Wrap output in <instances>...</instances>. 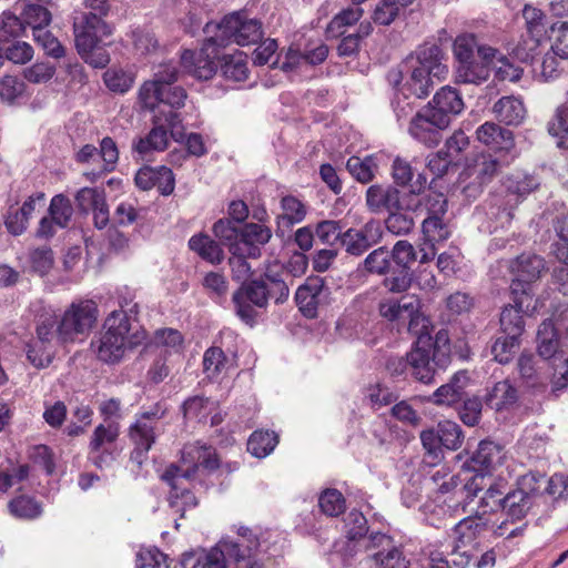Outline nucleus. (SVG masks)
Here are the masks:
<instances>
[{
  "instance_id": "obj_1",
  "label": "nucleus",
  "mask_w": 568,
  "mask_h": 568,
  "mask_svg": "<svg viewBox=\"0 0 568 568\" xmlns=\"http://www.w3.org/2000/svg\"><path fill=\"white\" fill-rule=\"evenodd\" d=\"M220 467V459L213 446L200 442L187 444L182 449L181 465H170L161 478L171 486L169 503L171 508L183 517L187 508H194L197 499L183 480L194 479L199 471H214Z\"/></svg>"
},
{
  "instance_id": "obj_2",
  "label": "nucleus",
  "mask_w": 568,
  "mask_h": 568,
  "mask_svg": "<svg viewBox=\"0 0 568 568\" xmlns=\"http://www.w3.org/2000/svg\"><path fill=\"white\" fill-rule=\"evenodd\" d=\"M535 175L514 172L505 176L500 186L489 194L480 212L486 216L481 223L483 231L494 233L510 225L517 206L539 186Z\"/></svg>"
},
{
  "instance_id": "obj_3",
  "label": "nucleus",
  "mask_w": 568,
  "mask_h": 568,
  "mask_svg": "<svg viewBox=\"0 0 568 568\" xmlns=\"http://www.w3.org/2000/svg\"><path fill=\"white\" fill-rule=\"evenodd\" d=\"M417 341L407 354V361L415 378L424 384L434 382L436 368H445L450 363V343L446 331L437 332L435 338L426 331L414 333Z\"/></svg>"
},
{
  "instance_id": "obj_4",
  "label": "nucleus",
  "mask_w": 568,
  "mask_h": 568,
  "mask_svg": "<svg viewBox=\"0 0 568 568\" xmlns=\"http://www.w3.org/2000/svg\"><path fill=\"white\" fill-rule=\"evenodd\" d=\"M427 185V178L424 173H417L416 181L412 184L410 192H400L390 184H373L365 193V203L371 213L381 214L394 210L417 211L419 195Z\"/></svg>"
},
{
  "instance_id": "obj_5",
  "label": "nucleus",
  "mask_w": 568,
  "mask_h": 568,
  "mask_svg": "<svg viewBox=\"0 0 568 568\" xmlns=\"http://www.w3.org/2000/svg\"><path fill=\"white\" fill-rule=\"evenodd\" d=\"M206 34H211V41L219 47H226L230 43L248 45L257 43L263 37L262 23L257 19H250L246 16L234 12L226 16L219 23H206Z\"/></svg>"
},
{
  "instance_id": "obj_6",
  "label": "nucleus",
  "mask_w": 568,
  "mask_h": 568,
  "mask_svg": "<svg viewBox=\"0 0 568 568\" xmlns=\"http://www.w3.org/2000/svg\"><path fill=\"white\" fill-rule=\"evenodd\" d=\"M131 324L122 311H112L104 320L102 332L91 346L97 357L106 364L119 363L124 356Z\"/></svg>"
},
{
  "instance_id": "obj_7",
  "label": "nucleus",
  "mask_w": 568,
  "mask_h": 568,
  "mask_svg": "<svg viewBox=\"0 0 568 568\" xmlns=\"http://www.w3.org/2000/svg\"><path fill=\"white\" fill-rule=\"evenodd\" d=\"M236 532L234 542H227L229 559L235 562V568H265L260 555L267 550L265 546L268 531L234 525Z\"/></svg>"
},
{
  "instance_id": "obj_8",
  "label": "nucleus",
  "mask_w": 568,
  "mask_h": 568,
  "mask_svg": "<svg viewBox=\"0 0 568 568\" xmlns=\"http://www.w3.org/2000/svg\"><path fill=\"white\" fill-rule=\"evenodd\" d=\"M153 124L154 126L145 136L139 138L132 143L133 152L138 153L142 159L153 152H162L168 148L169 131L175 141L183 138V128L178 112L155 111Z\"/></svg>"
},
{
  "instance_id": "obj_9",
  "label": "nucleus",
  "mask_w": 568,
  "mask_h": 568,
  "mask_svg": "<svg viewBox=\"0 0 568 568\" xmlns=\"http://www.w3.org/2000/svg\"><path fill=\"white\" fill-rule=\"evenodd\" d=\"M344 531L347 540L335 542L333 549L328 554V562L332 568L351 567L357 552L356 540L365 538L368 526L366 517L358 510H351L344 518Z\"/></svg>"
},
{
  "instance_id": "obj_10",
  "label": "nucleus",
  "mask_w": 568,
  "mask_h": 568,
  "mask_svg": "<svg viewBox=\"0 0 568 568\" xmlns=\"http://www.w3.org/2000/svg\"><path fill=\"white\" fill-rule=\"evenodd\" d=\"M98 315V304L93 300L73 301L59 322L58 338L62 343H68L88 334L94 326Z\"/></svg>"
},
{
  "instance_id": "obj_11",
  "label": "nucleus",
  "mask_w": 568,
  "mask_h": 568,
  "mask_svg": "<svg viewBox=\"0 0 568 568\" xmlns=\"http://www.w3.org/2000/svg\"><path fill=\"white\" fill-rule=\"evenodd\" d=\"M267 292V282L263 275L242 283L232 296L235 314L244 323L253 325L257 316L255 308H266L268 305Z\"/></svg>"
},
{
  "instance_id": "obj_12",
  "label": "nucleus",
  "mask_w": 568,
  "mask_h": 568,
  "mask_svg": "<svg viewBox=\"0 0 568 568\" xmlns=\"http://www.w3.org/2000/svg\"><path fill=\"white\" fill-rule=\"evenodd\" d=\"M379 314L390 322H407L410 333L428 328L429 321L420 313V302L416 296H403L399 301L386 298L379 303Z\"/></svg>"
},
{
  "instance_id": "obj_13",
  "label": "nucleus",
  "mask_w": 568,
  "mask_h": 568,
  "mask_svg": "<svg viewBox=\"0 0 568 568\" xmlns=\"http://www.w3.org/2000/svg\"><path fill=\"white\" fill-rule=\"evenodd\" d=\"M510 293L514 304L505 306L500 313V328L504 334L521 336L525 331L523 313L535 310L531 305L534 293L530 287L521 282L510 284Z\"/></svg>"
},
{
  "instance_id": "obj_14",
  "label": "nucleus",
  "mask_w": 568,
  "mask_h": 568,
  "mask_svg": "<svg viewBox=\"0 0 568 568\" xmlns=\"http://www.w3.org/2000/svg\"><path fill=\"white\" fill-rule=\"evenodd\" d=\"M73 33L78 52H87L109 37L112 29L99 14L84 12L74 19Z\"/></svg>"
},
{
  "instance_id": "obj_15",
  "label": "nucleus",
  "mask_w": 568,
  "mask_h": 568,
  "mask_svg": "<svg viewBox=\"0 0 568 568\" xmlns=\"http://www.w3.org/2000/svg\"><path fill=\"white\" fill-rule=\"evenodd\" d=\"M120 435L119 424L110 422L99 424L91 436L89 443V460L98 468L109 467L115 460L113 444Z\"/></svg>"
},
{
  "instance_id": "obj_16",
  "label": "nucleus",
  "mask_w": 568,
  "mask_h": 568,
  "mask_svg": "<svg viewBox=\"0 0 568 568\" xmlns=\"http://www.w3.org/2000/svg\"><path fill=\"white\" fill-rule=\"evenodd\" d=\"M366 549L372 551L377 568H408L409 560L402 546L387 534L372 532L366 540Z\"/></svg>"
},
{
  "instance_id": "obj_17",
  "label": "nucleus",
  "mask_w": 568,
  "mask_h": 568,
  "mask_svg": "<svg viewBox=\"0 0 568 568\" xmlns=\"http://www.w3.org/2000/svg\"><path fill=\"white\" fill-rule=\"evenodd\" d=\"M402 68L399 71L393 70L388 73L389 83L394 87H404L415 99L426 98L437 81L436 77L407 61L403 62Z\"/></svg>"
},
{
  "instance_id": "obj_18",
  "label": "nucleus",
  "mask_w": 568,
  "mask_h": 568,
  "mask_svg": "<svg viewBox=\"0 0 568 568\" xmlns=\"http://www.w3.org/2000/svg\"><path fill=\"white\" fill-rule=\"evenodd\" d=\"M215 48L220 47L211 41L210 36L199 52L184 50L181 54V64L185 72L199 80L213 78L217 70Z\"/></svg>"
},
{
  "instance_id": "obj_19",
  "label": "nucleus",
  "mask_w": 568,
  "mask_h": 568,
  "mask_svg": "<svg viewBox=\"0 0 568 568\" xmlns=\"http://www.w3.org/2000/svg\"><path fill=\"white\" fill-rule=\"evenodd\" d=\"M500 170L501 164L494 155L489 153L476 155L473 163L466 169V174L473 182L464 187V194L467 197H477L484 186L490 183Z\"/></svg>"
},
{
  "instance_id": "obj_20",
  "label": "nucleus",
  "mask_w": 568,
  "mask_h": 568,
  "mask_svg": "<svg viewBox=\"0 0 568 568\" xmlns=\"http://www.w3.org/2000/svg\"><path fill=\"white\" fill-rule=\"evenodd\" d=\"M383 237V226L377 220L367 221L362 227H351L343 233L342 246L353 256H361L378 244Z\"/></svg>"
},
{
  "instance_id": "obj_21",
  "label": "nucleus",
  "mask_w": 568,
  "mask_h": 568,
  "mask_svg": "<svg viewBox=\"0 0 568 568\" xmlns=\"http://www.w3.org/2000/svg\"><path fill=\"white\" fill-rule=\"evenodd\" d=\"M448 126L432 111L423 106L409 121L408 133L419 143L434 148L442 141V132Z\"/></svg>"
},
{
  "instance_id": "obj_22",
  "label": "nucleus",
  "mask_w": 568,
  "mask_h": 568,
  "mask_svg": "<svg viewBox=\"0 0 568 568\" xmlns=\"http://www.w3.org/2000/svg\"><path fill=\"white\" fill-rule=\"evenodd\" d=\"M405 61L427 71L437 81L444 80L448 74V67L445 63V54L440 45L434 42H425L416 48Z\"/></svg>"
},
{
  "instance_id": "obj_23",
  "label": "nucleus",
  "mask_w": 568,
  "mask_h": 568,
  "mask_svg": "<svg viewBox=\"0 0 568 568\" xmlns=\"http://www.w3.org/2000/svg\"><path fill=\"white\" fill-rule=\"evenodd\" d=\"M447 126L453 119L458 116L465 109V102L460 92L450 85L442 87L425 105Z\"/></svg>"
},
{
  "instance_id": "obj_24",
  "label": "nucleus",
  "mask_w": 568,
  "mask_h": 568,
  "mask_svg": "<svg viewBox=\"0 0 568 568\" xmlns=\"http://www.w3.org/2000/svg\"><path fill=\"white\" fill-rule=\"evenodd\" d=\"M239 241L231 245V250H242L250 258H258L262 255V246L272 239V230L261 223H245L241 227Z\"/></svg>"
},
{
  "instance_id": "obj_25",
  "label": "nucleus",
  "mask_w": 568,
  "mask_h": 568,
  "mask_svg": "<svg viewBox=\"0 0 568 568\" xmlns=\"http://www.w3.org/2000/svg\"><path fill=\"white\" fill-rule=\"evenodd\" d=\"M325 287V282L322 277L310 276L300 285L295 292V302L300 312L307 318H315L318 314V306L321 305Z\"/></svg>"
},
{
  "instance_id": "obj_26",
  "label": "nucleus",
  "mask_w": 568,
  "mask_h": 568,
  "mask_svg": "<svg viewBox=\"0 0 568 568\" xmlns=\"http://www.w3.org/2000/svg\"><path fill=\"white\" fill-rule=\"evenodd\" d=\"M538 354L545 359L564 358L568 349V331L565 335L558 336L557 328L551 320L544 321L537 333Z\"/></svg>"
},
{
  "instance_id": "obj_27",
  "label": "nucleus",
  "mask_w": 568,
  "mask_h": 568,
  "mask_svg": "<svg viewBox=\"0 0 568 568\" xmlns=\"http://www.w3.org/2000/svg\"><path fill=\"white\" fill-rule=\"evenodd\" d=\"M453 53L458 62H467L474 59L475 53L484 61H494L497 57L498 50L483 44L478 41L477 37L473 33H463L456 37L453 44Z\"/></svg>"
},
{
  "instance_id": "obj_28",
  "label": "nucleus",
  "mask_w": 568,
  "mask_h": 568,
  "mask_svg": "<svg viewBox=\"0 0 568 568\" xmlns=\"http://www.w3.org/2000/svg\"><path fill=\"white\" fill-rule=\"evenodd\" d=\"M129 437L134 444L131 460L142 465L148 452L155 443V427L149 420L136 419L129 428Z\"/></svg>"
},
{
  "instance_id": "obj_29",
  "label": "nucleus",
  "mask_w": 568,
  "mask_h": 568,
  "mask_svg": "<svg viewBox=\"0 0 568 568\" xmlns=\"http://www.w3.org/2000/svg\"><path fill=\"white\" fill-rule=\"evenodd\" d=\"M504 458L503 448L490 440H481L473 454L469 466L477 474L475 477L483 478L489 474Z\"/></svg>"
},
{
  "instance_id": "obj_30",
  "label": "nucleus",
  "mask_w": 568,
  "mask_h": 568,
  "mask_svg": "<svg viewBox=\"0 0 568 568\" xmlns=\"http://www.w3.org/2000/svg\"><path fill=\"white\" fill-rule=\"evenodd\" d=\"M509 268L516 276L511 283H525L530 287V292L532 293L531 282L540 276V273L545 268V263L538 255L524 253L510 262Z\"/></svg>"
},
{
  "instance_id": "obj_31",
  "label": "nucleus",
  "mask_w": 568,
  "mask_h": 568,
  "mask_svg": "<svg viewBox=\"0 0 568 568\" xmlns=\"http://www.w3.org/2000/svg\"><path fill=\"white\" fill-rule=\"evenodd\" d=\"M523 18L526 24V33L529 38L528 40H524V50H526L527 55H529L530 52L537 50L546 36L545 16L541 10L526 4L523 10Z\"/></svg>"
},
{
  "instance_id": "obj_32",
  "label": "nucleus",
  "mask_w": 568,
  "mask_h": 568,
  "mask_svg": "<svg viewBox=\"0 0 568 568\" xmlns=\"http://www.w3.org/2000/svg\"><path fill=\"white\" fill-rule=\"evenodd\" d=\"M477 140L494 151H508L514 146V134L494 122H485L476 130Z\"/></svg>"
},
{
  "instance_id": "obj_33",
  "label": "nucleus",
  "mask_w": 568,
  "mask_h": 568,
  "mask_svg": "<svg viewBox=\"0 0 568 568\" xmlns=\"http://www.w3.org/2000/svg\"><path fill=\"white\" fill-rule=\"evenodd\" d=\"M493 113L496 119L506 124L518 126L527 114L523 100L515 95L501 97L493 105Z\"/></svg>"
},
{
  "instance_id": "obj_34",
  "label": "nucleus",
  "mask_w": 568,
  "mask_h": 568,
  "mask_svg": "<svg viewBox=\"0 0 568 568\" xmlns=\"http://www.w3.org/2000/svg\"><path fill=\"white\" fill-rule=\"evenodd\" d=\"M518 389L509 379L496 383L486 394L485 403L496 412L509 410L518 402Z\"/></svg>"
},
{
  "instance_id": "obj_35",
  "label": "nucleus",
  "mask_w": 568,
  "mask_h": 568,
  "mask_svg": "<svg viewBox=\"0 0 568 568\" xmlns=\"http://www.w3.org/2000/svg\"><path fill=\"white\" fill-rule=\"evenodd\" d=\"M282 213L277 215L276 235L284 236L286 230L301 223L306 216V206L293 195L283 196L281 200Z\"/></svg>"
},
{
  "instance_id": "obj_36",
  "label": "nucleus",
  "mask_w": 568,
  "mask_h": 568,
  "mask_svg": "<svg viewBox=\"0 0 568 568\" xmlns=\"http://www.w3.org/2000/svg\"><path fill=\"white\" fill-rule=\"evenodd\" d=\"M494 61H476L475 58L467 62H458L455 68V82L479 85L486 82L490 75L489 65Z\"/></svg>"
},
{
  "instance_id": "obj_37",
  "label": "nucleus",
  "mask_w": 568,
  "mask_h": 568,
  "mask_svg": "<svg viewBox=\"0 0 568 568\" xmlns=\"http://www.w3.org/2000/svg\"><path fill=\"white\" fill-rule=\"evenodd\" d=\"M488 528V519L484 515L468 516L454 526L455 541L467 546L473 544Z\"/></svg>"
},
{
  "instance_id": "obj_38",
  "label": "nucleus",
  "mask_w": 568,
  "mask_h": 568,
  "mask_svg": "<svg viewBox=\"0 0 568 568\" xmlns=\"http://www.w3.org/2000/svg\"><path fill=\"white\" fill-rule=\"evenodd\" d=\"M466 385V374L458 372L452 376L448 383L438 387L429 400L435 405L452 406L462 400Z\"/></svg>"
},
{
  "instance_id": "obj_39",
  "label": "nucleus",
  "mask_w": 568,
  "mask_h": 568,
  "mask_svg": "<svg viewBox=\"0 0 568 568\" xmlns=\"http://www.w3.org/2000/svg\"><path fill=\"white\" fill-rule=\"evenodd\" d=\"M189 247L211 264H220L224 258V252L220 244L206 234L200 233L191 236Z\"/></svg>"
},
{
  "instance_id": "obj_40",
  "label": "nucleus",
  "mask_w": 568,
  "mask_h": 568,
  "mask_svg": "<svg viewBox=\"0 0 568 568\" xmlns=\"http://www.w3.org/2000/svg\"><path fill=\"white\" fill-rule=\"evenodd\" d=\"M264 280L267 282V298L274 300L275 304H283L288 300L290 296V283L292 276L288 272H275L272 268H267L264 274Z\"/></svg>"
},
{
  "instance_id": "obj_41",
  "label": "nucleus",
  "mask_w": 568,
  "mask_h": 568,
  "mask_svg": "<svg viewBox=\"0 0 568 568\" xmlns=\"http://www.w3.org/2000/svg\"><path fill=\"white\" fill-rule=\"evenodd\" d=\"M436 490L442 495L452 493L458 497L457 501H459V499L467 500L475 497L480 490V487L477 483V477H473L470 480L463 484L458 475L450 474L446 480L440 483Z\"/></svg>"
},
{
  "instance_id": "obj_42",
  "label": "nucleus",
  "mask_w": 568,
  "mask_h": 568,
  "mask_svg": "<svg viewBox=\"0 0 568 568\" xmlns=\"http://www.w3.org/2000/svg\"><path fill=\"white\" fill-rule=\"evenodd\" d=\"M529 497L524 496L516 488L509 490L503 498L498 499V506L510 517L513 520L524 518L532 506Z\"/></svg>"
},
{
  "instance_id": "obj_43",
  "label": "nucleus",
  "mask_w": 568,
  "mask_h": 568,
  "mask_svg": "<svg viewBox=\"0 0 568 568\" xmlns=\"http://www.w3.org/2000/svg\"><path fill=\"white\" fill-rule=\"evenodd\" d=\"M278 444V435L275 432L257 429L247 440V452L256 458H265Z\"/></svg>"
},
{
  "instance_id": "obj_44",
  "label": "nucleus",
  "mask_w": 568,
  "mask_h": 568,
  "mask_svg": "<svg viewBox=\"0 0 568 568\" xmlns=\"http://www.w3.org/2000/svg\"><path fill=\"white\" fill-rule=\"evenodd\" d=\"M548 133L557 139L559 148H568V100L558 105L547 123Z\"/></svg>"
},
{
  "instance_id": "obj_45",
  "label": "nucleus",
  "mask_w": 568,
  "mask_h": 568,
  "mask_svg": "<svg viewBox=\"0 0 568 568\" xmlns=\"http://www.w3.org/2000/svg\"><path fill=\"white\" fill-rule=\"evenodd\" d=\"M227 542H234V538H223L219 544L206 551L203 556L199 557L193 568H227L226 557L229 551L226 549Z\"/></svg>"
},
{
  "instance_id": "obj_46",
  "label": "nucleus",
  "mask_w": 568,
  "mask_h": 568,
  "mask_svg": "<svg viewBox=\"0 0 568 568\" xmlns=\"http://www.w3.org/2000/svg\"><path fill=\"white\" fill-rule=\"evenodd\" d=\"M22 17L26 26L31 27L32 32L38 29H45L51 22L50 11L40 3L21 2Z\"/></svg>"
},
{
  "instance_id": "obj_47",
  "label": "nucleus",
  "mask_w": 568,
  "mask_h": 568,
  "mask_svg": "<svg viewBox=\"0 0 568 568\" xmlns=\"http://www.w3.org/2000/svg\"><path fill=\"white\" fill-rule=\"evenodd\" d=\"M363 9L351 7L337 13L326 28L327 38H337L344 34V28L355 24L363 16Z\"/></svg>"
},
{
  "instance_id": "obj_48",
  "label": "nucleus",
  "mask_w": 568,
  "mask_h": 568,
  "mask_svg": "<svg viewBox=\"0 0 568 568\" xmlns=\"http://www.w3.org/2000/svg\"><path fill=\"white\" fill-rule=\"evenodd\" d=\"M396 92L392 99L393 112L398 123L406 122L414 116L415 112V98L412 99L410 93L402 85L394 87Z\"/></svg>"
},
{
  "instance_id": "obj_49",
  "label": "nucleus",
  "mask_w": 568,
  "mask_h": 568,
  "mask_svg": "<svg viewBox=\"0 0 568 568\" xmlns=\"http://www.w3.org/2000/svg\"><path fill=\"white\" fill-rule=\"evenodd\" d=\"M134 74L121 68H110L103 73V82L105 87L119 94L126 93L134 83Z\"/></svg>"
},
{
  "instance_id": "obj_50",
  "label": "nucleus",
  "mask_w": 568,
  "mask_h": 568,
  "mask_svg": "<svg viewBox=\"0 0 568 568\" xmlns=\"http://www.w3.org/2000/svg\"><path fill=\"white\" fill-rule=\"evenodd\" d=\"M28 361L37 368H43L53 359V345L47 342L31 339L26 347Z\"/></svg>"
},
{
  "instance_id": "obj_51",
  "label": "nucleus",
  "mask_w": 568,
  "mask_h": 568,
  "mask_svg": "<svg viewBox=\"0 0 568 568\" xmlns=\"http://www.w3.org/2000/svg\"><path fill=\"white\" fill-rule=\"evenodd\" d=\"M376 163L373 156H351L346 162V169L351 175L361 183H368L375 176Z\"/></svg>"
},
{
  "instance_id": "obj_52",
  "label": "nucleus",
  "mask_w": 568,
  "mask_h": 568,
  "mask_svg": "<svg viewBox=\"0 0 568 568\" xmlns=\"http://www.w3.org/2000/svg\"><path fill=\"white\" fill-rule=\"evenodd\" d=\"M73 207L70 200L63 194H57L51 199L49 215L60 229H65L72 217Z\"/></svg>"
},
{
  "instance_id": "obj_53",
  "label": "nucleus",
  "mask_w": 568,
  "mask_h": 568,
  "mask_svg": "<svg viewBox=\"0 0 568 568\" xmlns=\"http://www.w3.org/2000/svg\"><path fill=\"white\" fill-rule=\"evenodd\" d=\"M519 337L508 334L498 337L491 346L494 358L500 364H508L519 348Z\"/></svg>"
},
{
  "instance_id": "obj_54",
  "label": "nucleus",
  "mask_w": 568,
  "mask_h": 568,
  "mask_svg": "<svg viewBox=\"0 0 568 568\" xmlns=\"http://www.w3.org/2000/svg\"><path fill=\"white\" fill-rule=\"evenodd\" d=\"M10 513L21 519H34L42 513L41 505L32 497L19 496L13 498L9 505Z\"/></svg>"
},
{
  "instance_id": "obj_55",
  "label": "nucleus",
  "mask_w": 568,
  "mask_h": 568,
  "mask_svg": "<svg viewBox=\"0 0 568 568\" xmlns=\"http://www.w3.org/2000/svg\"><path fill=\"white\" fill-rule=\"evenodd\" d=\"M437 432L442 446L450 450H457L463 442L464 434L460 426L452 420H443L437 425Z\"/></svg>"
},
{
  "instance_id": "obj_56",
  "label": "nucleus",
  "mask_w": 568,
  "mask_h": 568,
  "mask_svg": "<svg viewBox=\"0 0 568 568\" xmlns=\"http://www.w3.org/2000/svg\"><path fill=\"white\" fill-rule=\"evenodd\" d=\"M407 210H394L388 213L385 226L388 232L400 236L408 234L414 229V219Z\"/></svg>"
},
{
  "instance_id": "obj_57",
  "label": "nucleus",
  "mask_w": 568,
  "mask_h": 568,
  "mask_svg": "<svg viewBox=\"0 0 568 568\" xmlns=\"http://www.w3.org/2000/svg\"><path fill=\"white\" fill-rule=\"evenodd\" d=\"M214 403L202 396H194L183 403L184 417L191 420L204 422L212 412Z\"/></svg>"
},
{
  "instance_id": "obj_58",
  "label": "nucleus",
  "mask_w": 568,
  "mask_h": 568,
  "mask_svg": "<svg viewBox=\"0 0 568 568\" xmlns=\"http://www.w3.org/2000/svg\"><path fill=\"white\" fill-rule=\"evenodd\" d=\"M551 52L561 60L568 59V22L561 21L550 27Z\"/></svg>"
},
{
  "instance_id": "obj_59",
  "label": "nucleus",
  "mask_w": 568,
  "mask_h": 568,
  "mask_svg": "<svg viewBox=\"0 0 568 568\" xmlns=\"http://www.w3.org/2000/svg\"><path fill=\"white\" fill-rule=\"evenodd\" d=\"M26 31L24 22L11 11L0 16V42L21 37Z\"/></svg>"
},
{
  "instance_id": "obj_60",
  "label": "nucleus",
  "mask_w": 568,
  "mask_h": 568,
  "mask_svg": "<svg viewBox=\"0 0 568 568\" xmlns=\"http://www.w3.org/2000/svg\"><path fill=\"white\" fill-rule=\"evenodd\" d=\"M58 321L52 310H44L39 315L36 327V339L52 344L54 337H58Z\"/></svg>"
},
{
  "instance_id": "obj_61",
  "label": "nucleus",
  "mask_w": 568,
  "mask_h": 568,
  "mask_svg": "<svg viewBox=\"0 0 568 568\" xmlns=\"http://www.w3.org/2000/svg\"><path fill=\"white\" fill-rule=\"evenodd\" d=\"M222 72L226 79L236 82L246 80L248 68L245 57L242 53L225 57Z\"/></svg>"
},
{
  "instance_id": "obj_62",
  "label": "nucleus",
  "mask_w": 568,
  "mask_h": 568,
  "mask_svg": "<svg viewBox=\"0 0 568 568\" xmlns=\"http://www.w3.org/2000/svg\"><path fill=\"white\" fill-rule=\"evenodd\" d=\"M318 506L325 515L335 517L344 511L345 498L339 490L329 488L321 494Z\"/></svg>"
},
{
  "instance_id": "obj_63",
  "label": "nucleus",
  "mask_w": 568,
  "mask_h": 568,
  "mask_svg": "<svg viewBox=\"0 0 568 568\" xmlns=\"http://www.w3.org/2000/svg\"><path fill=\"white\" fill-rule=\"evenodd\" d=\"M33 39L47 55L53 59H61L65 55V48L47 28L33 31Z\"/></svg>"
},
{
  "instance_id": "obj_64",
  "label": "nucleus",
  "mask_w": 568,
  "mask_h": 568,
  "mask_svg": "<svg viewBox=\"0 0 568 568\" xmlns=\"http://www.w3.org/2000/svg\"><path fill=\"white\" fill-rule=\"evenodd\" d=\"M444 216H427L422 223V231L426 240L430 243L446 241L450 232L447 224L443 221Z\"/></svg>"
}]
</instances>
